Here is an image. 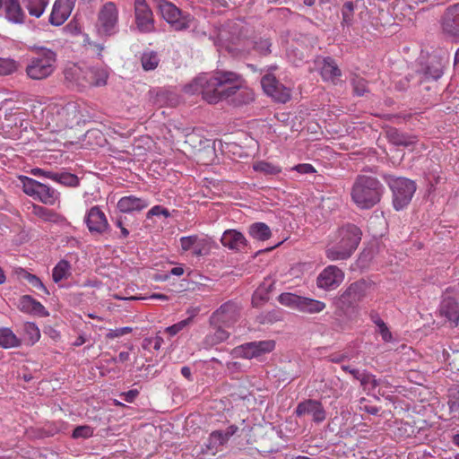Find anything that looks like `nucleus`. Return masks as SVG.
<instances>
[{
    "label": "nucleus",
    "instance_id": "10",
    "mask_svg": "<svg viewBox=\"0 0 459 459\" xmlns=\"http://www.w3.org/2000/svg\"><path fill=\"white\" fill-rule=\"evenodd\" d=\"M134 23L141 33H152L155 30L153 13L146 0H134Z\"/></svg>",
    "mask_w": 459,
    "mask_h": 459
},
{
    "label": "nucleus",
    "instance_id": "24",
    "mask_svg": "<svg viewBox=\"0 0 459 459\" xmlns=\"http://www.w3.org/2000/svg\"><path fill=\"white\" fill-rule=\"evenodd\" d=\"M18 308L24 313L33 314L39 316H48L49 314L45 307L29 295H24L19 299Z\"/></svg>",
    "mask_w": 459,
    "mask_h": 459
},
{
    "label": "nucleus",
    "instance_id": "37",
    "mask_svg": "<svg viewBox=\"0 0 459 459\" xmlns=\"http://www.w3.org/2000/svg\"><path fill=\"white\" fill-rule=\"evenodd\" d=\"M250 236L257 240H267L271 238L270 228L264 222H255L249 227Z\"/></svg>",
    "mask_w": 459,
    "mask_h": 459
},
{
    "label": "nucleus",
    "instance_id": "44",
    "mask_svg": "<svg viewBox=\"0 0 459 459\" xmlns=\"http://www.w3.org/2000/svg\"><path fill=\"white\" fill-rule=\"evenodd\" d=\"M253 168L255 171H260L268 175H277L281 171V169L279 166L266 161L256 162L254 164Z\"/></svg>",
    "mask_w": 459,
    "mask_h": 459
},
{
    "label": "nucleus",
    "instance_id": "1",
    "mask_svg": "<svg viewBox=\"0 0 459 459\" xmlns=\"http://www.w3.org/2000/svg\"><path fill=\"white\" fill-rule=\"evenodd\" d=\"M189 94L201 93L203 99L210 104H216L241 91L248 103L254 100V92L247 86L241 74L232 71L216 70L212 74H203L195 78L184 88Z\"/></svg>",
    "mask_w": 459,
    "mask_h": 459
},
{
    "label": "nucleus",
    "instance_id": "48",
    "mask_svg": "<svg viewBox=\"0 0 459 459\" xmlns=\"http://www.w3.org/2000/svg\"><path fill=\"white\" fill-rule=\"evenodd\" d=\"M353 12H354V4L352 2L349 1L344 3L342 8V24L351 25L353 19Z\"/></svg>",
    "mask_w": 459,
    "mask_h": 459
},
{
    "label": "nucleus",
    "instance_id": "47",
    "mask_svg": "<svg viewBox=\"0 0 459 459\" xmlns=\"http://www.w3.org/2000/svg\"><path fill=\"white\" fill-rule=\"evenodd\" d=\"M193 316H189L186 319H184L173 325H170L165 329V333L169 336H175L177 333L184 330L186 327L189 326L192 324Z\"/></svg>",
    "mask_w": 459,
    "mask_h": 459
},
{
    "label": "nucleus",
    "instance_id": "49",
    "mask_svg": "<svg viewBox=\"0 0 459 459\" xmlns=\"http://www.w3.org/2000/svg\"><path fill=\"white\" fill-rule=\"evenodd\" d=\"M93 428L88 425H82L76 427L72 434V437L75 439L78 438H89L93 436Z\"/></svg>",
    "mask_w": 459,
    "mask_h": 459
},
{
    "label": "nucleus",
    "instance_id": "54",
    "mask_svg": "<svg viewBox=\"0 0 459 459\" xmlns=\"http://www.w3.org/2000/svg\"><path fill=\"white\" fill-rule=\"evenodd\" d=\"M290 170L296 171L299 174L305 175V174H314L316 172V169L308 163H300L298 165H295L290 169Z\"/></svg>",
    "mask_w": 459,
    "mask_h": 459
},
{
    "label": "nucleus",
    "instance_id": "19",
    "mask_svg": "<svg viewBox=\"0 0 459 459\" xmlns=\"http://www.w3.org/2000/svg\"><path fill=\"white\" fill-rule=\"evenodd\" d=\"M85 222L91 233L103 234L108 229V219L99 206H93L89 210Z\"/></svg>",
    "mask_w": 459,
    "mask_h": 459
},
{
    "label": "nucleus",
    "instance_id": "8",
    "mask_svg": "<svg viewBox=\"0 0 459 459\" xmlns=\"http://www.w3.org/2000/svg\"><path fill=\"white\" fill-rule=\"evenodd\" d=\"M158 7L163 19L175 30H184L191 27L194 21L193 16L183 13L174 4L167 0H160Z\"/></svg>",
    "mask_w": 459,
    "mask_h": 459
},
{
    "label": "nucleus",
    "instance_id": "12",
    "mask_svg": "<svg viewBox=\"0 0 459 459\" xmlns=\"http://www.w3.org/2000/svg\"><path fill=\"white\" fill-rule=\"evenodd\" d=\"M261 85L264 93L277 102L286 103L290 99V90L281 84L275 76L271 74H267L262 77Z\"/></svg>",
    "mask_w": 459,
    "mask_h": 459
},
{
    "label": "nucleus",
    "instance_id": "34",
    "mask_svg": "<svg viewBox=\"0 0 459 459\" xmlns=\"http://www.w3.org/2000/svg\"><path fill=\"white\" fill-rule=\"evenodd\" d=\"M32 214L36 217L49 222H58L62 217L56 212L39 204H32Z\"/></svg>",
    "mask_w": 459,
    "mask_h": 459
},
{
    "label": "nucleus",
    "instance_id": "23",
    "mask_svg": "<svg viewBox=\"0 0 459 459\" xmlns=\"http://www.w3.org/2000/svg\"><path fill=\"white\" fill-rule=\"evenodd\" d=\"M150 203L143 198L134 195L124 196L117 202V209L124 213L140 212L148 207Z\"/></svg>",
    "mask_w": 459,
    "mask_h": 459
},
{
    "label": "nucleus",
    "instance_id": "61",
    "mask_svg": "<svg viewBox=\"0 0 459 459\" xmlns=\"http://www.w3.org/2000/svg\"><path fill=\"white\" fill-rule=\"evenodd\" d=\"M130 359V354L129 352L127 351H121L118 355V358H112V361L116 362L117 360H118L119 362H126L127 360H129Z\"/></svg>",
    "mask_w": 459,
    "mask_h": 459
},
{
    "label": "nucleus",
    "instance_id": "50",
    "mask_svg": "<svg viewBox=\"0 0 459 459\" xmlns=\"http://www.w3.org/2000/svg\"><path fill=\"white\" fill-rule=\"evenodd\" d=\"M16 62L13 59L0 58V75H7L16 71Z\"/></svg>",
    "mask_w": 459,
    "mask_h": 459
},
{
    "label": "nucleus",
    "instance_id": "36",
    "mask_svg": "<svg viewBox=\"0 0 459 459\" xmlns=\"http://www.w3.org/2000/svg\"><path fill=\"white\" fill-rule=\"evenodd\" d=\"M71 264L66 260H60L52 270V279L57 283L71 275Z\"/></svg>",
    "mask_w": 459,
    "mask_h": 459
},
{
    "label": "nucleus",
    "instance_id": "3",
    "mask_svg": "<svg viewBox=\"0 0 459 459\" xmlns=\"http://www.w3.org/2000/svg\"><path fill=\"white\" fill-rule=\"evenodd\" d=\"M383 191V185L377 178L360 175L351 187V197L359 209H370L379 203Z\"/></svg>",
    "mask_w": 459,
    "mask_h": 459
},
{
    "label": "nucleus",
    "instance_id": "40",
    "mask_svg": "<svg viewBox=\"0 0 459 459\" xmlns=\"http://www.w3.org/2000/svg\"><path fill=\"white\" fill-rule=\"evenodd\" d=\"M54 110L55 108L51 107L44 111L46 117V127L49 129L51 132L60 131L65 128L59 126V116L54 115Z\"/></svg>",
    "mask_w": 459,
    "mask_h": 459
},
{
    "label": "nucleus",
    "instance_id": "9",
    "mask_svg": "<svg viewBox=\"0 0 459 459\" xmlns=\"http://www.w3.org/2000/svg\"><path fill=\"white\" fill-rule=\"evenodd\" d=\"M275 348V342L265 340L259 342H247L234 348L231 354L234 358L251 359L273 351Z\"/></svg>",
    "mask_w": 459,
    "mask_h": 459
},
{
    "label": "nucleus",
    "instance_id": "22",
    "mask_svg": "<svg viewBox=\"0 0 459 459\" xmlns=\"http://www.w3.org/2000/svg\"><path fill=\"white\" fill-rule=\"evenodd\" d=\"M221 242L222 246L231 250H242L247 247L245 236L236 230H227L221 236Z\"/></svg>",
    "mask_w": 459,
    "mask_h": 459
},
{
    "label": "nucleus",
    "instance_id": "64",
    "mask_svg": "<svg viewBox=\"0 0 459 459\" xmlns=\"http://www.w3.org/2000/svg\"><path fill=\"white\" fill-rule=\"evenodd\" d=\"M116 225L120 228L121 230V235L123 238H127L128 235H129V231L127 229H126L124 226H123V223H122V221L121 220H117L116 221Z\"/></svg>",
    "mask_w": 459,
    "mask_h": 459
},
{
    "label": "nucleus",
    "instance_id": "62",
    "mask_svg": "<svg viewBox=\"0 0 459 459\" xmlns=\"http://www.w3.org/2000/svg\"><path fill=\"white\" fill-rule=\"evenodd\" d=\"M269 47L270 44L267 40L261 41L259 44V48H261V53L263 55H266L270 52Z\"/></svg>",
    "mask_w": 459,
    "mask_h": 459
},
{
    "label": "nucleus",
    "instance_id": "16",
    "mask_svg": "<svg viewBox=\"0 0 459 459\" xmlns=\"http://www.w3.org/2000/svg\"><path fill=\"white\" fill-rule=\"evenodd\" d=\"M238 316V306L233 302H226L212 314L211 322L214 325L230 326L237 322Z\"/></svg>",
    "mask_w": 459,
    "mask_h": 459
},
{
    "label": "nucleus",
    "instance_id": "42",
    "mask_svg": "<svg viewBox=\"0 0 459 459\" xmlns=\"http://www.w3.org/2000/svg\"><path fill=\"white\" fill-rule=\"evenodd\" d=\"M342 369L351 374L354 378L359 380L362 385L366 383H371L374 387H376L378 383L377 380L375 378V377L371 375L365 376L364 374L360 373L358 369L351 368L350 366H342Z\"/></svg>",
    "mask_w": 459,
    "mask_h": 459
},
{
    "label": "nucleus",
    "instance_id": "39",
    "mask_svg": "<svg viewBox=\"0 0 459 459\" xmlns=\"http://www.w3.org/2000/svg\"><path fill=\"white\" fill-rule=\"evenodd\" d=\"M302 296L294 293L285 292L278 297V301L285 307L299 311Z\"/></svg>",
    "mask_w": 459,
    "mask_h": 459
},
{
    "label": "nucleus",
    "instance_id": "63",
    "mask_svg": "<svg viewBox=\"0 0 459 459\" xmlns=\"http://www.w3.org/2000/svg\"><path fill=\"white\" fill-rule=\"evenodd\" d=\"M370 319L377 326L384 322L377 312L370 313Z\"/></svg>",
    "mask_w": 459,
    "mask_h": 459
},
{
    "label": "nucleus",
    "instance_id": "29",
    "mask_svg": "<svg viewBox=\"0 0 459 459\" xmlns=\"http://www.w3.org/2000/svg\"><path fill=\"white\" fill-rule=\"evenodd\" d=\"M231 436L232 432H223L221 430L212 432L208 439V450H210L212 454L214 455L225 443H227Z\"/></svg>",
    "mask_w": 459,
    "mask_h": 459
},
{
    "label": "nucleus",
    "instance_id": "35",
    "mask_svg": "<svg viewBox=\"0 0 459 459\" xmlns=\"http://www.w3.org/2000/svg\"><path fill=\"white\" fill-rule=\"evenodd\" d=\"M40 331L36 324L26 322L23 325V339L27 345H34L40 339Z\"/></svg>",
    "mask_w": 459,
    "mask_h": 459
},
{
    "label": "nucleus",
    "instance_id": "13",
    "mask_svg": "<svg viewBox=\"0 0 459 459\" xmlns=\"http://www.w3.org/2000/svg\"><path fill=\"white\" fill-rule=\"evenodd\" d=\"M442 32L453 39H459V4L448 6L440 19Z\"/></svg>",
    "mask_w": 459,
    "mask_h": 459
},
{
    "label": "nucleus",
    "instance_id": "52",
    "mask_svg": "<svg viewBox=\"0 0 459 459\" xmlns=\"http://www.w3.org/2000/svg\"><path fill=\"white\" fill-rule=\"evenodd\" d=\"M24 278L33 287L42 290L46 294H49L48 289L46 288V286L43 284V282L41 281V280L38 276H36L34 274H31L30 273H26Z\"/></svg>",
    "mask_w": 459,
    "mask_h": 459
},
{
    "label": "nucleus",
    "instance_id": "2",
    "mask_svg": "<svg viewBox=\"0 0 459 459\" xmlns=\"http://www.w3.org/2000/svg\"><path fill=\"white\" fill-rule=\"evenodd\" d=\"M362 232L354 224L340 227L325 248V256L331 261L346 260L357 249Z\"/></svg>",
    "mask_w": 459,
    "mask_h": 459
},
{
    "label": "nucleus",
    "instance_id": "17",
    "mask_svg": "<svg viewBox=\"0 0 459 459\" xmlns=\"http://www.w3.org/2000/svg\"><path fill=\"white\" fill-rule=\"evenodd\" d=\"M368 285L364 281H358L350 284L340 295V302L347 307L353 306L362 300L367 294Z\"/></svg>",
    "mask_w": 459,
    "mask_h": 459
},
{
    "label": "nucleus",
    "instance_id": "38",
    "mask_svg": "<svg viewBox=\"0 0 459 459\" xmlns=\"http://www.w3.org/2000/svg\"><path fill=\"white\" fill-rule=\"evenodd\" d=\"M30 15L39 18L48 4V0H23Z\"/></svg>",
    "mask_w": 459,
    "mask_h": 459
},
{
    "label": "nucleus",
    "instance_id": "4",
    "mask_svg": "<svg viewBox=\"0 0 459 459\" xmlns=\"http://www.w3.org/2000/svg\"><path fill=\"white\" fill-rule=\"evenodd\" d=\"M56 68V52L47 48H39L29 60L25 71L28 77L32 80H44L51 76Z\"/></svg>",
    "mask_w": 459,
    "mask_h": 459
},
{
    "label": "nucleus",
    "instance_id": "43",
    "mask_svg": "<svg viewBox=\"0 0 459 459\" xmlns=\"http://www.w3.org/2000/svg\"><path fill=\"white\" fill-rule=\"evenodd\" d=\"M54 181L66 186H76L79 184L78 178L74 174L68 172L56 173Z\"/></svg>",
    "mask_w": 459,
    "mask_h": 459
},
{
    "label": "nucleus",
    "instance_id": "33",
    "mask_svg": "<svg viewBox=\"0 0 459 459\" xmlns=\"http://www.w3.org/2000/svg\"><path fill=\"white\" fill-rule=\"evenodd\" d=\"M387 137L395 145L410 146L417 142L416 136L404 134L396 129H390L387 132Z\"/></svg>",
    "mask_w": 459,
    "mask_h": 459
},
{
    "label": "nucleus",
    "instance_id": "32",
    "mask_svg": "<svg viewBox=\"0 0 459 459\" xmlns=\"http://www.w3.org/2000/svg\"><path fill=\"white\" fill-rule=\"evenodd\" d=\"M229 337L230 333L219 326L214 330V332L210 333L205 336L203 343L206 349H209L225 342Z\"/></svg>",
    "mask_w": 459,
    "mask_h": 459
},
{
    "label": "nucleus",
    "instance_id": "57",
    "mask_svg": "<svg viewBox=\"0 0 459 459\" xmlns=\"http://www.w3.org/2000/svg\"><path fill=\"white\" fill-rule=\"evenodd\" d=\"M377 328H378V333L381 334L382 339L385 342H388L392 341V333L385 322L380 324L377 326Z\"/></svg>",
    "mask_w": 459,
    "mask_h": 459
},
{
    "label": "nucleus",
    "instance_id": "46",
    "mask_svg": "<svg viewBox=\"0 0 459 459\" xmlns=\"http://www.w3.org/2000/svg\"><path fill=\"white\" fill-rule=\"evenodd\" d=\"M163 342V338L159 335L144 338L143 341V348L148 351H159L161 348Z\"/></svg>",
    "mask_w": 459,
    "mask_h": 459
},
{
    "label": "nucleus",
    "instance_id": "60",
    "mask_svg": "<svg viewBox=\"0 0 459 459\" xmlns=\"http://www.w3.org/2000/svg\"><path fill=\"white\" fill-rule=\"evenodd\" d=\"M429 185L431 187H434L435 185L438 184L441 178L438 175H436L434 173H430L427 178Z\"/></svg>",
    "mask_w": 459,
    "mask_h": 459
},
{
    "label": "nucleus",
    "instance_id": "45",
    "mask_svg": "<svg viewBox=\"0 0 459 459\" xmlns=\"http://www.w3.org/2000/svg\"><path fill=\"white\" fill-rule=\"evenodd\" d=\"M443 74V65L440 61L431 63L426 69L425 75L432 80L439 79Z\"/></svg>",
    "mask_w": 459,
    "mask_h": 459
},
{
    "label": "nucleus",
    "instance_id": "14",
    "mask_svg": "<svg viewBox=\"0 0 459 459\" xmlns=\"http://www.w3.org/2000/svg\"><path fill=\"white\" fill-rule=\"evenodd\" d=\"M295 414L298 417L309 415L316 424L322 423L326 419V411L322 403L314 399L300 402L295 409Z\"/></svg>",
    "mask_w": 459,
    "mask_h": 459
},
{
    "label": "nucleus",
    "instance_id": "58",
    "mask_svg": "<svg viewBox=\"0 0 459 459\" xmlns=\"http://www.w3.org/2000/svg\"><path fill=\"white\" fill-rule=\"evenodd\" d=\"M354 91L357 95H363L367 91L366 82L363 79H358L353 82Z\"/></svg>",
    "mask_w": 459,
    "mask_h": 459
},
{
    "label": "nucleus",
    "instance_id": "59",
    "mask_svg": "<svg viewBox=\"0 0 459 459\" xmlns=\"http://www.w3.org/2000/svg\"><path fill=\"white\" fill-rule=\"evenodd\" d=\"M139 392L136 389L129 390L126 393H123L121 396L123 397L124 401L127 403H133L134 399L138 396Z\"/></svg>",
    "mask_w": 459,
    "mask_h": 459
},
{
    "label": "nucleus",
    "instance_id": "28",
    "mask_svg": "<svg viewBox=\"0 0 459 459\" xmlns=\"http://www.w3.org/2000/svg\"><path fill=\"white\" fill-rule=\"evenodd\" d=\"M22 343V340L19 338L11 328L0 327V348H18Z\"/></svg>",
    "mask_w": 459,
    "mask_h": 459
},
{
    "label": "nucleus",
    "instance_id": "26",
    "mask_svg": "<svg viewBox=\"0 0 459 459\" xmlns=\"http://www.w3.org/2000/svg\"><path fill=\"white\" fill-rule=\"evenodd\" d=\"M87 86H104L109 75L107 67H89L86 69Z\"/></svg>",
    "mask_w": 459,
    "mask_h": 459
},
{
    "label": "nucleus",
    "instance_id": "41",
    "mask_svg": "<svg viewBox=\"0 0 459 459\" xmlns=\"http://www.w3.org/2000/svg\"><path fill=\"white\" fill-rule=\"evenodd\" d=\"M142 66L145 71L154 70L160 62L158 55L152 51L145 52L143 54L142 58Z\"/></svg>",
    "mask_w": 459,
    "mask_h": 459
},
{
    "label": "nucleus",
    "instance_id": "20",
    "mask_svg": "<svg viewBox=\"0 0 459 459\" xmlns=\"http://www.w3.org/2000/svg\"><path fill=\"white\" fill-rule=\"evenodd\" d=\"M54 115L59 116V126L66 128L79 118L78 106L74 102H69L65 106H54Z\"/></svg>",
    "mask_w": 459,
    "mask_h": 459
},
{
    "label": "nucleus",
    "instance_id": "53",
    "mask_svg": "<svg viewBox=\"0 0 459 459\" xmlns=\"http://www.w3.org/2000/svg\"><path fill=\"white\" fill-rule=\"evenodd\" d=\"M160 215H162L165 218H168L170 216V212L167 208H164L161 205H155L148 211L146 217L148 219H150L153 216H160Z\"/></svg>",
    "mask_w": 459,
    "mask_h": 459
},
{
    "label": "nucleus",
    "instance_id": "11",
    "mask_svg": "<svg viewBox=\"0 0 459 459\" xmlns=\"http://www.w3.org/2000/svg\"><path fill=\"white\" fill-rule=\"evenodd\" d=\"M344 272L337 265L330 264L324 268L316 278L318 289L329 291L337 289L344 281Z\"/></svg>",
    "mask_w": 459,
    "mask_h": 459
},
{
    "label": "nucleus",
    "instance_id": "7",
    "mask_svg": "<svg viewBox=\"0 0 459 459\" xmlns=\"http://www.w3.org/2000/svg\"><path fill=\"white\" fill-rule=\"evenodd\" d=\"M387 184L393 193V203L395 210L399 211L406 207L416 191L415 182L405 178L389 176Z\"/></svg>",
    "mask_w": 459,
    "mask_h": 459
},
{
    "label": "nucleus",
    "instance_id": "31",
    "mask_svg": "<svg viewBox=\"0 0 459 459\" xmlns=\"http://www.w3.org/2000/svg\"><path fill=\"white\" fill-rule=\"evenodd\" d=\"M325 307L326 305L323 301L302 297L299 312L306 314H316L322 312Z\"/></svg>",
    "mask_w": 459,
    "mask_h": 459
},
{
    "label": "nucleus",
    "instance_id": "55",
    "mask_svg": "<svg viewBox=\"0 0 459 459\" xmlns=\"http://www.w3.org/2000/svg\"><path fill=\"white\" fill-rule=\"evenodd\" d=\"M132 331H133V329L128 326L117 328V329H111L108 331V333H107L106 336L108 339H115V338H118L120 336L128 334V333H132Z\"/></svg>",
    "mask_w": 459,
    "mask_h": 459
},
{
    "label": "nucleus",
    "instance_id": "15",
    "mask_svg": "<svg viewBox=\"0 0 459 459\" xmlns=\"http://www.w3.org/2000/svg\"><path fill=\"white\" fill-rule=\"evenodd\" d=\"M179 241L182 251L190 252L195 256L205 255L210 251L209 240L198 235L181 237Z\"/></svg>",
    "mask_w": 459,
    "mask_h": 459
},
{
    "label": "nucleus",
    "instance_id": "27",
    "mask_svg": "<svg viewBox=\"0 0 459 459\" xmlns=\"http://www.w3.org/2000/svg\"><path fill=\"white\" fill-rule=\"evenodd\" d=\"M440 313L446 316L452 326L459 322V304L453 299H445L440 305Z\"/></svg>",
    "mask_w": 459,
    "mask_h": 459
},
{
    "label": "nucleus",
    "instance_id": "25",
    "mask_svg": "<svg viewBox=\"0 0 459 459\" xmlns=\"http://www.w3.org/2000/svg\"><path fill=\"white\" fill-rule=\"evenodd\" d=\"M5 17L12 22L22 23L25 19V13L21 7L19 0H4Z\"/></svg>",
    "mask_w": 459,
    "mask_h": 459
},
{
    "label": "nucleus",
    "instance_id": "6",
    "mask_svg": "<svg viewBox=\"0 0 459 459\" xmlns=\"http://www.w3.org/2000/svg\"><path fill=\"white\" fill-rule=\"evenodd\" d=\"M23 192L35 200L47 205H55L59 202L60 194L56 189L31 178L20 176Z\"/></svg>",
    "mask_w": 459,
    "mask_h": 459
},
{
    "label": "nucleus",
    "instance_id": "56",
    "mask_svg": "<svg viewBox=\"0 0 459 459\" xmlns=\"http://www.w3.org/2000/svg\"><path fill=\"white\" fill-rule=\"evenodd\" d=\"M30 174L35 177L46 178L51 180H55L56 172L45 170L43 169L35 168L30 170Z\"/></svg>",
    "mask_w": 459,
    "mask_h": 459
},
{
    "label": "nucleus",
    "instance_id": "18",
    "mask_svg": "<svg viewBox=\"0 0 459 459\" xmlns=\"http://www.w3.org/2000/svg\"><path fill=\"white\" fill-rule=\"evenodd\" d=\"M76 0H56L49 16V22L60 26L69 18Z\"/></svg>",
    "mask_w": 459,
    "mask_h": 459
},
{
    "label": "nucleus",
    "instance_id": "30",
    "mask_svg": "<svg viewBox=\"0 0 459 459\" xmlns=\"http://www.w3.org/2000/svg\"><path fill=\"white\" fill-rule=\"evenodd\" d=\"M321 75L325 81L334 82L341 76V70L331 57H326L321 66Z\"/></svg>",
    "mask_w": 459,
    "mask_h": 459
},
{
    "label": "nucleus",
    "instance_id": "51",
    "mask_svg": "<svg viewBox=\"0 0 459 459\" xmlns=\"http://www.w3.org/2000/svg\"><path fill=\"white\" fill-rule=\"evenodd\" d=\"M448 405L451 411H455L459 408V386H455L449 389Z\"/></svg>",
    "mask_w": 459,
    "mask_h": 459
},
{
    "label": "nucleus",
    "instance_id": "21",
    "mask_svg": "<svg viewBox=\"0 0 459 459\" xmlns=\"http://www.w3.org/2000/svg\"><path fill=\"white\" fill-rule=\"evenodd\" d=\"M64 75L68 82L79 88L87 87L86 70H83L80 65L68 64L64 70Z\"/></svg>",
    "mask_w": 459,
    "mask_h": 459
},
{
    "label": "nucleus",
    "instance_id": "5",
    "mask_svg": "<svg viewBox=\"0 0 459 459\" xmlns=\"http://www.w3.org/2000/svg\"><path fill=\"white\" fill-rule=\"evenodd\" d=\"M119 10L114 2L103 4L98 12L95 29L102 37H110L118 32Z\"/></svg>",
    "mask_w": 459,
    "mask_h": 459
}]
</instances>
